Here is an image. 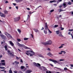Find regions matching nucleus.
I'll return each instance as SVG.
<instances>
[{"label": "nucleus", "mask_w": 73, "mask_h": 73, "mask_svg": "<svg viewBox=\"0 0 73 73\" xmlns=\"http://www.w3.org/2000/svg\"><path fill=\"white\" fill-rule=\"evenodd\" d=\"M25 53L28 56H29L30 54V56H33V55H34L35 54V52L33 50H29L27 51Z\"/></svg>", "instance_id": "nucleus-1"}, {"label": "nucleus", "mask_w": 73, "mask_h": 73, "mask_svg": "<svg viewBox=\"0 0 73 73\" xmlns=\"http://www.w3.org/2000/svg\"><path fill=\"white\" fill-rule=\"evenodd\" d=\"M33 64L35 66H36V67H37L38 68L40 69H41V64H40L36 63L35 62H34Z\"/></svg>", "instance_id": "nucleus-2"}, {"label": "nucleus", "mask_w": 73, "mask_h": 73, "mask_svg": "<svg viewBox=\"0 0 73 73\" xmlns=\"http://www.w3.org/2000/svg\"><path fill=\"white\" fill-rule=\"evenodd\" d=\"M4 33L5 35L7 36L8 39H9V38H12L11 35L9 34L8 33H7L5 32Z\"/></svg>", "instance_id": "nucleus-3"}, {"label": "nucleus", "mask_w": 73, "mask_h": 73, "mask_svg": "<svg viewBox=\"0 0 73 73\" xmlns=\"http://www.w3.org/2000/svg\"><path fill=\"white\" fill-rule=\"evenodd\" d=\"M49 60L50 61H52V62H54V64H56V63H57L58 64H60V63L57 62V60H54L53 59H49Z\"/></svg>", "instance_id": "nucleus-4"}, {"label": "nucleus", "mask_w": 73, "mask_h": 73, "mask_svg": "<svg viewBox=\"0 0 73 73\" xmlns=\"http://www.w3.org/2000/svg\"><path fill=\"white\" fill-rule=\"evenodd\" d=\"M0 36L1 37V38L4 40L7 39V37H6V36L4 35L3 34H0Z\"/></svg>", "instance_id": "nucleus-5"}, {"label": "nucleus", "mask_w": 73, "mask_h": 73, "mask_svg": "<svg viewBox=\"0 0 73 73\" xmlns=\"http://www.w3.org/2000/svg\"><path fill=\"white\" fill-rule=\"evenodd\" d=\"M20 17L15 18L14 19V21H15V22H16V21H19V20H20Z\"/></svg>", "instance_id": "nucleus-6"}, {"label": "nucleus", "mask_w": 73, "mask_h": 73, "mask_svg": "<svg viewBox=\"0 0 73 73\" xmlns=\"http://www.w3.org/2000/svg\"><path fill=\"white\" fill-rule=\"evenodd\" d=\"M0 16L2 17H5L6 15L5 14L3 13H0Z\"/></svg>", "instance_id": "nucleus-7"}, {"label": "nucleus", "mask_w": 73, "mask_h": 73, "mask_svg": "<svg viewBox=\"0 0 73 73\" xmlns=\"http://www.w3.org/2000/svg\"><path fill=\"white\" fill-rule=\"evenodd\" d=\"M17 45H18L19 46H20V47H23V46H25L24 44H21L19 42H18L17 43Z\"/></svg>", "instance_id": "nucleus-8"}, {"label": "nucleus", "mask_w": 73, "mask_h": 73, "mask_svg": "<svg viewBox=\"0 0 73 73\" xmlns=\"http://www.w3.org/2000/svg\"><path fill=\"white\" fill-rule=\"evenodd\" d=\"M7 52L8 53V55H9V56H13V54H12V52H11L9 50H8Z\"/></svg>", "instance_id": "nucleus-9"}, {"label": "nucleus", "mask_w": 73, "mask_h": 73, "mask_svg": "<svg viewBox=\"0 0 73 73\" xmlns=\"http://www.w3.org/2000/svg\"><path fill=\"white\" fill-rule=\"evenodd\" d=\"M47 45H51L52 43V42L50 40H49L47 42Z\"/></svg>", "instance_id": "nucleus-10"}, {"label": "nucleus", "mask_w": 73, "mask_h": 73, "mask_svg": "<svg viewBox=\"0 0 73 73\" xmlns=\"http://www.w3.org/2000/svg\"><path fill=\"white\" fill-rule=\"evenodd\" d=\"M9 43L10 45H11V46H14V44H13V43L12 41H9Z\"/></svg>", "instance_id": "nucleus-11"}, {"label": "nucleus", "mask_w": 73, "mask_h": 73, "mask_svg": "<svg viewBox=\"0 0 73 73\" xmlns=\"http://www.w3.org/2000/svg\"><path fill=\"white\" fill-rule=\"evenodd\" d=\"M48 25H47V23H46L45 26V30H48Z\"/></svg>", "instance_id": "nucleus-12"}, {"label": "nucleus", "mask_w": 73, "mask_h": 73, "mask_svg": "<svg viewBox=\"0 0 73 73\" xmlns=\"http://www.w3.org/2000/svg\"><path fill=\"white\" fill-rule=\"evenodd\" d=\"M47 54L49 56H50V57H52V56H53V55L50 52Z\"/></svg>", "instance_id": "nucleus-13"}, {"label": "nucleus", "mask_w": 73, "mask_h": 73, "mask_svg": "<svg viewBox=\"0 0 73 73\" xmlns=\"http://www.w3.org/2000/svg\"><path fill=\"white\" fill-rule=\"evenodd\" d=\"M5 65V63L3 62V63H0V66H3Z\"/></svg>", "instance_id": "nucleus-14"}, {"label": "nucleus", "mask_w": 73, "mask_h": 73, "mask_svg": "<svg viewBox=\"0 0 73 73\" xmlns=\"http://www.w3.org/2000/svg\"><path fill=\"white\" fill-rule=\"evenodd\" d=\"M32 72V71L29 70H28L26 71V73H31V72Z\"/></svg>", "instance_id": "nucleus-15"}, {"label": "nucleus", "mask_w": 73, "mask_h": 73, "mask_svg": "<svg viewBox=\"0 0 73 73\" xmlns=\"http://www.w3.org/2000/svg\"><path fill=\"white\" fill-rule=\"evenodd\" d=\"M65 45L64 44H62L61 45V46L58 47L59 49H61V48H63V46Z\"/></svg>", "instance_id": "nucleus-16"}, {"label": "nucleus", "mask_w": 73, "mask_h": 73, "mask_svg": "<svg viewBox=\"0 0 73 73\" xmlns=\"http://www.w3.org/2000/svg\"><path fill=\"white\" fill-rule=\"evenodd\" d=\"M67 4V3L66 2H65V3L63 4V5L64 7V8H65V7H66L67 6V5H66Z\"/></svg>", "instance_id": "nucleus-17"}, {"label": "nucleus", "mask_w": 73, "mask_h": 73, "mask_svg": "<svg viewBox=\"0 0 73 73\" xmlns=\"http://www.w3.org/2000/svg\"><path fill=\"white\" fill-rule=\"evenodd\" d=\"M42 44H43V45H48L47 42H42Z\"/></svg>", "instance_id": "nucleus-18"}, {"label": "nucleus", "mask_w": 73, "mask_h": 73, "mask_svg": "<svg viewBox=\"0 0 73 73\" xmlns=\"http://www.w3.org/2000/svg\"><path fill=\"white\" fill-rule=\"evenodd\" d=\"M15 1L17 3H20L22 1V0H15Z\"/></svg>", "instance_id": "nucleus-19"}, {"label": "nucleus", "mask_w": 73, "mask_h": 73, "mask_svg": "<svg viewBox=\"0 0 73 73\" xmlns=\"http://www.w3.org/2000/svg\"><path fill=\"white\" fill-rule=\"evenodd\" d=\"M34 31H35V32H39V31L37 29H34Z\"/></svg>", "instance_id": "nucleus-20"}, {"label": "nucleus", "mask_w": 73, "mask_h": 73, "mask_svg": "<svg viewBox=\"0 0 73 73\" xmlns=\"http://www.w3.org/2000/svg\"><path fill=\"white\" fill-rule=\"evenodd\" d=\"M4 13L5 14H8V12L7 10H4L3 11Z\"/></svg>", "instance_id": "nucleus-21"}, {"label": "nucleus", "mask_w": 73, "mask_h": 73, "mask_svg": "<svg viewBox=\"0 0 73 73\" xmlns=\"http://www.w3.org/2000/svg\"><path fill=\"white\" fill-rule=\"evenodd\" d=\"M39 57H42V58H44V57L41 54H40L38 55Z\"/></svg>", "instance_id": "nucleus-22"}, {"label": "nucleus", "mask_w": 73, "mask_h": 73, "mask_svg": "<svg viewBox=\"0 0 73 73\" xmlns=\"http://www.w3.org/2000/svg\"><path fill=\"white\" fill-rule=\"evenodd\" d=\"M44 32L45 34H47V33H47V30H44Z\"/></svg>", "instance_id": "nucleus-23"}, {"label": "nucleus", "mask_w": 73, "mask_h": 73, "mask_svg": "<svg viewBox=\"0 0 73 73\" xmlns=\"http://www.w3.org/2000/svg\"><path fill=\"white\" fill-rule=\"evenodd\" d=\"M58 11L59 12H62V11H63L64 10H62V9H58Z\"/></svg>", "instance_id": "nucleus-24"}, {"label": "nucleus", "mask_w": 73, "mask_h": 73, "mask_svg": "<svg viewBox=\"0 0 73 73\" xmlns=\"http://www.w3.org/2000/svg\"><path fill=\"white\" fill-rule=\"evenodd\" d=\"M56 33L57 35H58L60 33V31H56Z\"/></svg>", "instance_id": "nucleus-25"}, {"label": "nucleus", "mask_w": 73, "mask_h": 73, "mask_svg": "<svg viewBox=\"0 0 73 73\" xmlns=\"http://www.w3.org/2000/svg\"><path fill=\"white\" fill-rule=\"evenodd\" d=\"M50 2L52 3H56V0H53L50 1Z\"/></svg>", "instance_id": "nucleus-26"}, {"label": "nucleus", "mask_w": 73, "mask_h": 73, "mask_svg": "<svg viewBox=\"0 0 73 73\" xmlns=\"http://www.w3.org/2000/svg\"><path fill=\"white\" fill-rule=\"evenodd\" d=\"M5 48V50H8V48H7V46L5 45L4 46Z\"/></svg>", "instance_id": "nucleus-27"}, {"label": "nucleus", "mask_w": 73, "mask_h": 73, "mask_svg": "<svg viewBox=\"0 0 73 73\" xmlns=\"http://www.w3.org/2000/svg\"><path fill=\"white\" fill-rule=\"evenodd\" d=\"M17 31L18 32H19V33H20L21 32V31L19 29H18Z\"/></svg>", "instance_id": "nucleus-28"}, {"label": "nucleus", "mask_w": 73, "mask_h": 73, "mask_svg": "<svg viewBox=\"0 0 73 73\" xmlns=\"http://www.w3.org/2000/svg\"><path fill=\"white\" fill-rule=\"evenodd\" d=\"M21 69H23L25 68V67L23 66H22L21 67Z\"/></svg>", "instance_id": "nucleus-29"}, {"label": "nucleus", "mask_w": 73, "mask_h": 73, "mask_svg": "<svg viewBox=\"0 0 73 73\" xmlns=\"http://www.w3.org/2000/svg\"><path fill=\"white\" fill-rule=\"evenodd\" d=\"M65 61V59H60L59 60V61Z\"/></svg>", "instance_id": "nucleus-30"}, {"label": "nucleus", "mask_w": 73, "mask_h": 73, "mask_svg": "<svg viewBox=\"0 0 73 73\" xmlns=\"http://www.w3.org/2000/svg\"><path fill=\"white\" fill-rule=\"evenodd\" d=\"M5 68V67L3 66H0V69H4Z\"/></svg>", "instance_id": "nucleus-31"}, {"label": "nucleus", "mask_w": 73, "mask_h": 73, "mask_svg": "<svg viewBox=\"0 0 73 73\" xmlns=\"http://www.w3.org/2000/svg\"><path fill=\"white\" fill-rule=\"evenodd\" d=\"M9 73H13L12 71L11 70H10L9 71Z\"/></svg>", "instance_id": "nucleus-32"}, {"label": "nucleus", "mask_w": 73, "mask_h": 73, "mask_svg": "<svg viewBox=\"0 0 73 73\" xmlns=\"http://www.w3.org/2000/svg\"><path fill=\"white\" fill-rule=\"evenodd\" d=\"M69 32H72V31H73V29H69L68 30Z\"/></svg>", "instance_id": "nucleus-33"}, {"label": "nucleus", "mask_w": 73, "mask_h": 73, "mask_svg": "<svg viewBox=\"0 0 73 73\" xmlns=\"http://www.w3.org/2000/svg\"><path fill=\"white\" fill-rule=\"evenodd\" d=\"M28 40V38H24V40Z\"/></svg>", "instance_id": "nucleus-34"}, {"label": "nucleus", "mask_w": 73, "mask_h": 73, "mask_svg": "<svg viewBox=\"0 0 73 73\" xmlns=\"http://www.w3.org/2000/svg\"><path fill=\"white\" fill-rule=\"evenodd\" d=\"M62 53H63V51H61L59 53V54H62Z\"/></svg>", "instance_id": "nucleus-35"}, {"label": "nucleus", "mask_w": 73, "mask_h": 73, "mask_svg": "<svg viewBox=\"0 0 73 73\" xmlns=\"http://www.w3.org/2000/svg\"><path fill=\"white\" fill-rule=\"evenodd\" d=\"M59 36H60V37H62V36H63V35H62L61 33H60L59 35Z\"/></svg>", "instance_id": "nucleus-36"}, {"label": "nucleus", "mask_w": 73, "mask_h": 73, "mask_svg": "<svg viewBox=\"0 0 73 73\" xmlns=\"http://www.w3.org/2000/svg\"><path fill=\"white\" fill-rule=\"evenodd\" d=\"M68 4H69V5H71L72 4V3L70 2H69L68 3Z\"/></svg>", "instance_id": "nucleus-37"}, {"label": "nucleus", "mask_w": 73, "mask_h": 73, "mask_svg": "<svg viewBox=\"0 0 73 73\" xmlns=\"http://www.w3.org/2000/svg\"><path fill=\"white\" fill-rule=\"evenodd\" d=\"M15 63L16 64H19V63L17 61H15Z\"/></svg>", "instance_id": "nucleus-38"}, {"label": "nucleus", "mask_w": 73, "mask_h": 73, "mask_svg": "<svg viewBox=\"0 0 73 73\" xmlns=\"http://www.w3.org/2000/svg\"><path fill=\"white\" fill-rule=\"evenodd\" d=\"M68 70V69L66 68H64V70Z\"/></svg>", "instance_id": "nucleus-39"}, {"label": "nucleus", "mask_w": 73, "mask_h": 73, "mask_svg": "<svg viewBox=\"0 0 73 73\" xmlns=\"http://www.w3.org/2000/svg\"><path fill=\"white\" fill-rule=\"evenodd\" d=\"M58 25H54V28H57V27H58Z\"/></svg>", "instance_id": "nucleus-40"}, {"label": "nucleus", "mask_w": 73, "mask_h": 73, "mask_svg": "<svg viewBox=\"0 0 73 73\" xmlns=\"http://www.w3.org/2000/svg\"><path fill=\"white\" fill-rule=\"evenodd\" d=\"M17 40L18 42H20V41H21V40L20 39H17Z\"/></svg>", "instance_id": "nucleus-41"}, {"label": "nucleus", "mask_w": 73, "mask_h": 73, "mask_svg": "<svg viewBox=\"0 0 73 73\" xmlns=\"http://www.w3.org/2000/svg\"><path fill=\"white\" fill-rule=\"evenodd\" d=\"M24 48H25V49H29V48H28V47H27L26 46H24Z\"/></svg>", "instance_id": "nucleus-42"}, {"label": "nucleus", "mask_w": 73, "mask_h": 73, "mask_svg": "<svg viewBox=\"0 0 73 73\" xmlns=\"http://www.w3.org/2000/svg\"><path fill=\"white\" fill-rule=\"evenodd\" d=\"M49 65H50V66H52L53 67V66H53V65L52 64H50Z\"/></svg>", "instance_id": "nucleus-43"}, {"label": "nucleus", "mask_w": 73, "mask_h": 73, "mask_svg": "<svg viewBox=\"0 0 73 73\" xmlns=\"http://www.w3.org/2000/svg\"><path fill=\"white\" fill-rule=\"evenodd\" d=\"M60 29L61 30V31H62L63 30H64V28H63L62 27H61L60 28Z\"/></svg>", "instance_id": "nucleus-44"}, {"label": "nucleus", "mask_w": 73, "mask_h": 73, "mask_svg": "<svg viewBox=\"0 0 73 73\" xmlns=\"http://www.w3.org/2000/svg\"><path fill=\"white\" fill-rule=\"evenodd\" d=\"M1 62H5V60H1Z\"/></svg>", "instance_id": "nucleus-45"}, {"label": "nucleus", "mask_w": 73, "mask_h": 73, "mask_svg": "<svg viewBox=\"0 0 73 73\" xmlns=\"http://www.w3.org/2000/svg\"><path fill=\"white\" fill-rule=\"evenodd\" d=\"M48 32H49V33H52V31H51L50 30H49V29H48Z\"/></svg>", "instance_id": "nucleus-46"}, {"label": "nucleus", "mask_w": 73, "mask_h": 73, "mask_svg": "<svg viewBox=\"0 0 73 73\" xmlns=\"http://www.w3.org/2000/svg\"><path fill=\"white\" fill-rule=\"evenodd\" d=\"M54 11V9H52L50 11V12H53Z\"/></svg>", "instance_id": "nucleus-47"}, {"label": "nucleus", "mask_w": 73, "mask_h": 73, "mask_svg": "<svg viewBox=\"0 0 73 73\" xmlns=\"http://www.w3.org/2000/svg\"><path fill=\"white\" fill-rule=\"evenodd\" d=\"M62 0H58V3H60V2Z\"/></svg>", "instance_id": "nucleus-48"}, {"label": "nucleus", "mask_w": 73, "mask_h": 73, "mask_svg": "<svg viewBox=\"0 0 73 73\" xmlns=\"http://www.w3.org/2000/svg\"><path fill=\"white\" fill-rule=\"evenodd\" d=\"M14 73H17V71L16 70H15V71H14Z\"/></svg>", "instance_id": "nucleus-49"}, {"label": "nucleus", "mask_w": 73, "mask_h": 73, "mask_svg": "<svg viewBox=\"0 0 73 73\" xmlns=\"http://www.w3.org/2000/svg\"><path fill=\"white\" fill-rule=\"evenodd\" d=\"M29 13L30 14H32V13H33V12H32L31 11H29Z\"/></svg>", "instance_id": "nucleus-50"}, {"label": "nucleus", "mask_w": 73, "mask_h": 73, "mask_svg": "<svg viewBox=\"0 0 73 73\" xmlns=\"http://www.w3.org/2000/svg\"><path fill=\"white\" fill-rule=\"evenodd\" d=\"M47 50H48V51H50L51 50L50 49V48H47Z\"/></svg>", "instance_id": "nucleus-51"}, {"label": "nucleus", "mask_w": 73, "mask_h": 73, "mask_svg": "<svg viewBox=\"0 0 73 73\" xmlns=\"http://www.w3.org/2000/svg\"><path fill=\"white\" fill-rule=\"evenodd\" d=\"M63 53L64 54H65V53H66V52L64 51H63Z\"/></svg>", "instance_id": "nucleus-52"}, {"label": "nucleus", "mask_w": 73, "mask_h": 73, "mask_svg": "<svg viewBox=\"0 0 73 73\" xmlns=\"http://www.w3.org/2000/svg\"><path fill=\"white\" fill-rule=\"evenodd\" d=\"M70 66L71 67H73V64H70Z\"/></svg>", "instance_id": "nucleus-53"}, {"label": "nucleus", "mask_w": 73, "mask_h": 73, "mask_svg": "<svg viewBox=\"0 0 73 73\" xmlns=\"http://www.w3.org/2000/svg\"><path fill=\"white\" fill-rule=\"evenodd\" d=\"M70 35L72 36V39H73V35H72V34H71Z\"/></svg>", "instance_id": "nucleus-54"}, {"label": "nucleus", "mask_w": 73, "mask_h": 73, "mask_svg": "<svg viewBox=\"0 0 73 73\" xmlns=\"http://www.w3.org/2000/svg\"><path fill=\"white\" fill-rule=\"evenodd\" d=\"M56 69H59L60 70H62L60 68H57V67H56Z\"/></svg>", "instance_id": "nucleus-55"}, {"label": "nucleus", "mask_w": 73, "mask_h": 73, "mask_svg": "<svg viewBox=\"0 0 73 73\" xmlns=\"http://www.w3.org/2000/svg\"><path fill=\"white\" fill-rule=\"evenodd\" d=\"M21 62H23V60L22 59H21Z\"/></svg>", "instance_id": "nucleus-56"}, {"label": "nucleus", "mask_w": 73, "mask_h": 73, "mask_svg": "<svg viewBox=\"0 0 73 73\" xmlns=\"http://www.w3.org/2000/svg\"><path fill=\"white\" fill-rule=\"evenodd\" d=\"M13 4L14 6H16V3H13Z\"/></svg>", "instance_id": "nucleus-57"}, {"label": "nucleus", "mask_w": 73, "mask_h": 73, "mask_svg": "<svg viewBox=\"0 0 73 73\" xmlns=\"http://www.w3.org/2000/svg\"><path fill=\"white\" fill-rule=\"evenodd\" d=\"M18 50H19V52H21V50H20V49L19 48L18 49Z\"/></svg>", "instance_id": "nucleus-58"}, {"label": "nucleus", "mask_w": 73, "mask_h": 73, "mask_svg": "<svg viewBox=\"0 0 73 73\" xmlns=\"http://www.w3.org/2000/svg\"><path fill=\"white\" fill-rule=\"evenodd\" d=\"M15 8H16L17 9H18V7L16 6L15 7Z\"/></svg>", "instance_id": "nucleus-59"}, {"label": "nucleus", "mask_w": 73, "mask_h": 73, "mask_svg": "<svg viewBox=\"0 0 73 73\" xmlns=\"http://www.w3.org/2000/svg\"><path fill=\"white\" fill-rule=\"evenodd\" d=\"M19 73H23L21 71H20L19 72Z\"/></svg>", "instance_id": "nucleus-60"}, {"label": "nucleus", "mask_w": 73, "mask_h": 73, "mask_svg": "<svg viewBox=\"0 0 73 73\" xmlns=\"http://www.w3.org/2000/svg\"><path fill=\"white\" fill-rule=\"evenodd\" d=\"M8 1H6V2H5V3H8Z\"/></svg>", "instance_id": "nucleus-61"}, {"label": "nucleus", "mask_w": 73, "mask_h": 73, "mask_svg": "<svg viewBox=\"0 0 73 73\" xmlns=\"http://www.w3.org/2000/svg\"><path fill=\"white\" fill-rule=\"evenodd\" d=\"M59 8H62V6H59Z\"/></svg>", "instance_id": "nucleus-62"}, {"label": "nucleus", "mask_w": 73, "mask_h": 73, "mask_svg": "<svg viewBox=\"0 0 73 73\" xmlns=\"http://www.w3.org/2000/svg\"><path fill=\"white\" fill-rule=\"evenodd\" d=\"M44 29V27H42V29H41V30H43Z\"/></svg>", "instance_id": "nucleus-63"}, {"label": "nucleus", "mask_w": 73, "mask_h": 73, "mask_svg": "<svg viewBox=\"0 0 73 73\" xmlns=\"http://www.w3.org/2000/svg\"><path fill=\"white\" fill-rule=\"evenodd\" d=\"M27 9H28V10H30V9L29 8H27Z\"/></svg>", "instance_id": "nucleus-64"}]
</instances>
